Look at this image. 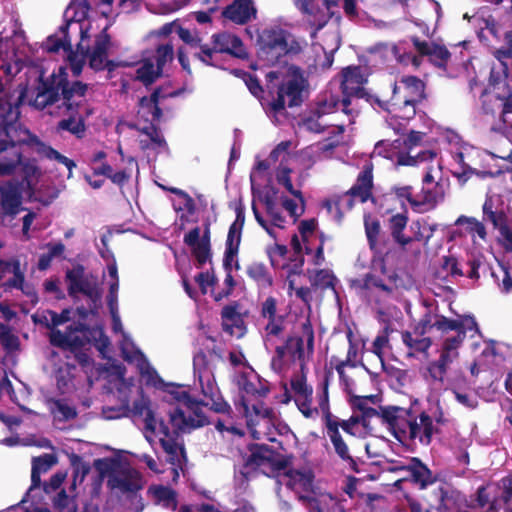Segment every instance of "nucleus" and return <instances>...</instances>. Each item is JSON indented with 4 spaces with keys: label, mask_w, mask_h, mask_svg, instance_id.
<instances>
[{
    "label": "nucleus",
    "mask_w": 512,
    "mask_h": 512,
    "mask_svg": "<svg viewBox=\"0 0 512 512\" xmlns=\"http://www.w3.org/2000/svg\"><path fill=\"white\" fill-rule=\"evenodd\" d=\"M503 40L504 44L496 49L494 56L502 63L504 69L507 65L505 60L512 59V30L505 32Z\"/></svg>",
    "instance_id": "55"
},
{
    "label": "nucleus",
    "mask_w": 512,
    "mask_h": 512,
    "mask_svg": "<svg viewBox=\"0 0 512 512\" xmlns=\"http://www.w3.org/2000/svg\"><path fill=\"white\" fill-rule=\"evenodd\" d=\"M60 49L71 51L72 45L70 39L58 38L55 35L49 36L46 42V50L50 53H57Z\"/></svg>",
    "instance_id": "62"
},
{
    "label": "nucleus",
    "mask_w": 512,
    "mask_h": 512,
    "mask_svg": "<svg viewBox=\"0 0 512 512\" xmlns=\"http://www.w3.org/2000/svg\"><path fill=\"white\" fill-rule=\"evenodd\" d=\"M107 486L117 489L126 496L132 492H139L143 488L141 474L133 468H123L117 474H112L107 480Z\"/></svg>",
    "instance_id": "18"
},
{
    "label": "nucleus",
    "mask_w": 512,
    "mask_h": 512,
    "mask_svg": "<svg viewBox=\"0 0 512 512\" xmlns=\"http://www.w3.org/2000/svg\"><path fill=\"white\" fill-rule=\"evenodd\" d=\"M308 279L313 290H335V275L327 269L308 270Z\"/></svg>",
    "instance_id": "35"
},
{
    "label": "nucleus",
    "mask_w": 512,
    "mask_h": 512,
    "mask_svg": "<svg viewBox=\"0 0 512 512\" xmlns=\"http://www.w3.org/2000/svg\"><path fill=\"white\" fill-rule=\"evenodd\" d=\"M401 339L409 350V356H414L415 353H425L432 345L430 337L418 336L417 334H414V330L403 331L401 333Z\"/></svg>",
    "instance_id": "34"
},
{
    "label": "nucleus",
    "mask_w": 512,
    "mask_h": 512,
    "mask_svg": "<svg viewBox=\"0 0 512 512\" xmlns=\"http://www.w3.org/2000/svg\"><path fill=\"white\" fill-rule=\"evenodd\" d=\"M199 383L202 394L211 401L210 410L222 414H230L232 412L231 406L224 400L219 392L214 374L205 376Z\"/></svg>",
    "instance_id": "22"
},
{
    "label": "nucleus",
    "mask_w": 512,
    "mask_h": 512,
    "mask_svg": "<svg viewBox=\"0 0 512 512\" xmlns=\"http://www.w3.org/2000/svg\"><path fill=\"white\" fill-rule=\"evenodd\" d=\"M434 326L437 330L441 332L448 331H462L463 324L459 319H449L445 316L439 315L437 316V320L434 322Z\"/></svg>",
    "instance_id": "58"
},
{
    "label": "nucleus",
    "mask_w": 512,
    "mask_h": 512,
    "mask_svg": "<svg viewBox=\"0 0 512 512\" xmlns=\"http://www.w3.org/2000/svg\"><path fill=\"white\" fill-rule=\"evenodd\" d=\"M440 185L436 183L433 188L423 186L421 192L417 194V202L419 203V211L424 212L436 207L438 202V188Z\"/></svg>",
    "instance_id": "42"
},
{
    "label": "nucleus",
    "mask_w": 512,
    "mask_h": 512,
    "mask_svg": "<svg viewBox=\"0 0 512 512\" xmlns=\"http://www.w3.org/2000/svg\"><path fill=\"white\" fill-rule=\"evenodd\" d=\"M53 504L54 508L58 509L60 512H64V510H67V512H76L75 506L72 505V500L64 489L54 498Z\"/></svg>",
    "instance_id": "64"
},
{
    "label": "nucleus",
    "mask_w": 512,
    "mask_h": 512,
    "mask_svg": "<svg viewBox=\"0 0 512 512\" xmlns=\"http://www.w3.org/2000/svg\"><path fill=\"white\" fill-rule=\"evenodd\" d=\"M217 364L206 354L205 351H198L193 357L194 376L202 381L207 375L214 374Z\"/></svg>",
    "instance_id": "39"
},
{
    "label": "nucleus",
    "mask_w": 512,
    "mask_h": 512,
    "mask_svg": "<svg viewBox=\"0 0 512 512\" xmlns=\"http://www.w3.org/2000/svg\"><path fill=\"white\" fill-rule=\"evenodd\" d=\"M283 345L288 349L289 355L298 360H302L304 358V348H303V337L300 336H288Z\"/></svg>",
    "instance_id": "54"
},
{
    "label": "nucleus",
    "mask_w": 512,
    "mask_h": 512,
    "mask_svg": "<svg viewBox=\"0 0 512 512\" xmlns=\"http://www.w3.org/2000/svg\"><path fill=\"white\" fill-rule=\"evenodd\" d=\"M233 73L244 81L268 115L276 117L286 106L299 107L304 101L303 93L307 81L301 68L297 66H292L289 74L278 85L267 84V90H264L256 75L239 69H235Z\"/></svg>",
    "instance_id": "1"
},
{
    "label": "nucleus",
    "mask_w": 512,
    "mask_h": 512,
    "mask_svg": "<svg viewBox=\"0 0 512 512\" xmlns=\"http://www.w3.org/2000/svg\"><path fill=\"white\" fill-rule=\"evenodd\" d=\"M373 167L372 165H365L362 171L358 174L356 183L338 200L334 201L333 205L340 211L341 203L346 202L345 206L351 210L354 206V199H358L361 203L373 198Z\"/></svg>",
    "instance_id": "10"
},
{
    "label": "nucleus",
    "mask_w": 512,
    "mask_h": 512,
    "mask_svg": "<svg viewBox=\"0 0 512 512\" xmlns=\"http://www.w3.org/2000/svg\"><path fill=\"white\" fill-rule=\"evenodd\" d=\"M65 280L68 295L73 299L77 298L78 294L89 293L98 284L97 278L93 275L88 276L85 267L79 263L66 271Z\"/></svg>",
    "instance_id": "15"
},
{
    "label": "nucleus",
    "mask_w": 512,
    "mask_h": 512,
    "mask_svg": "<svg viewBox=\"0 0 512 512\" xmlns=\"http://www.w3.org/2000/svg\"><path fill=\"white\" fill-rule=\"evenodd\" d=\"M148 493L152 495L155 504L171 511L177 510L178 495L174 489L164 485H152L148 488Z\"/></svg>",
    "instance_id": "31"
},
{
    "label": "nucleus",
    "mask_w": 512,
    "mask_h": 512,
    "mask_svg": "<svg viewBox=\"0 0 512 512\" xmlns=\"http://www.w3.org/2000/svg\"><path fill=\"white\" fill-rule=\"evenodd\" d=\"M211 43V46H201V51L194 53V57L207 66L219 67L217 59L219 54H228L241 60L249 57L243 41L235 34L229 32L213 34Z\"/></svg>",
    "instance_id": "8"
},
{
    "label": "nucleus",
    "mask_w": 512,
    "mask_h": 512,
    "mask_svg": "<svg viewBox=\"0 0 512 512\" xmlns=\"http://www.w3.org/2000/svg\"><path fill=\"white\" fill-rule=\"evenodd\" d=\"M329 381L328 377L322 383V393L318 395V405L319 409L323 413L325 426L329 423L339 421L336 417H334L330 411L329 405V392H328Z\"/></svg>",
    "instance_id": "48"
},
{
    "label": "nucleus",
    "mask_w": 512,
    "mask_h": 512,
    "mask_svg": "<svg viewBox=\"0 0 512 512\" xmlns=\"http://www.w3.org/2000/svg\"><path fill=\"white\" fill-rule=\"evenodd\" d=\"M365 79L361 74L359 67H346L342 70V81H341V92L342 99L338 100L331 97L329 105L332 108H337L341 105L342 111L347 115H353L354 110L350 108L351 98L355 97L358 99H366L372 103L375 101L380 107H382L381 101L375 98L364 89L363 84Z\"/></svg>",
    "instance_id": "9"
},
{
    "label": "nucleus",
    "mask_w": 512,
    "mask_h": 512,
    "mask_svg": "<svg viewBox=\"0 0 512 512\" xmlns=\"http://www.w3.org/2000/svg\"><path fill=\"white\" fill-rule=\"evenodd\" d=\"M327 435L330 438L335 453L338 455V457L349 464L350 468L355 471L359 472L358 466L354 458L350 455L348 445L342 438L340 431H339V421L329 423L325 426Z\"/></svg>",
    "instance_id": "23"
},
{
    "label": "nucleus",
    "mask_w": 512,
    "mask_h": 512,
    "mask_svg": "<svg viewBox=\"0 0 512 512\" xmlns=\"http://www.w3.org/2000/svg\"><path fill=\"white\" fill-rule=\"evenodd\" d=\"M159 432L164 435V438L160 439V445L167 454L166 461L171 465L183 462L185 460L184 447H180L173 438H169L170 430L163 420L159 422Z\"/></svg>",
    "instance_id": "26"
},
{
    "label": "nucleus",
    "mask_w": 512,
    "mask_h": 512,
    "mask_svg": "<svg viewBox=\"0 0 512 512\" xmlns=\"http://www.w3.org/2000/svg\"><path fill=\"white\" fill-rule=\"evenodd\" d=\"M57 462L58 458L55 454L45 453L32 459V469L40 473H45L52 466L56 465Z\"/></svg>",
    "instance_id": "56"
},
{
    "label": "nucleus",
    "mask_w": 512,
    "mask_h": 512,
    "mask_svg": "<svg viewBox=\"0 0 512 512\" xmlns=\"http://www.w3.org/2000/svg\"><path fill=\"white\" fill-rule=\"evenodd\" d=\"M482 211L483 219L490 221L494 228L509 219L503 210H494V202L491 197L486 198L482 207Z\"/></svg>",
    "instance_id": "47"
},
{
    "label": "nucleus",
    "mask_w": 512,
    "mask_h": 512,
    "mask_svg": "<svg viewBox=\"0 0 512 512\" xmlns=\"http://www.w3.org/2000/svg\"><path fill=\"white\" fill-rule=\"evenodd\" d=\"M190 413L191 415L186 416L180 407H175L169 411L170 423L176 432H184L186 429H195L209 424L202 406H199V409H192Z\"/></svg>",
    "instance_id": "19"
},
{
    "label": "nucleus",
    "mask_w": 512,
    "mask_h": 512,
    "mask_svg": "<svg viewBox=\"0 0 512 512\" xmlns=\"http://www.w3.org/2000/svg\"><path fill=\"white\" fill-rule=\"evenodd\" d=\"M382 421L387 424L396 440L409 447L417 444L429 446L433 435L439 431L428 413H417L412 408L388 406L382 409Z\"/></svg>",
    "instance_id": "3"
},
{
    "label": "nucleus",
    "mask_w": 512,
    "mask_h": 512,
    "mask_svg": "<svg viewBox=\"0 0 512 512\" xmlns=\"http://www.w3.org/2000/svg\"><path fill=\"white\" fill-rule=\"evenodd\" d=\"M37 143V152L41 156L49 159V160H55L58 163L63 164L68 169V178L72 177V170L76 167V163L74 160L64 156L59 151L54 149L53 147L39 141L38 139H35Z\"/></svg>",
    "instance_id": "38"
},
{
    "label": "nucleus",
    "mask_w": 512,
    "mask_h": 512,
    "mask_svg": "<svg viewBox=\"0 0 512 512\" xmlns=\"http://www.w3.org/2000/svg\"><path fill=\"white\" fill-rule=\"evenodd\" d=\"M411 42L420 56L428 57L434 66L446 70L447 63L451 57V53L446 46L421 40L418 36H412Z\"/></svg>",
    "instance_id": "17"
},
{
    "label": "nucleus",
    "mask_w": 512,
    "mask_h": 512,
    "mask_svg": "<svg viewBox=\"0 0 512 512\" xmlns=\"http://www.w3.org/2000/svg\"><path fill=\"white\" fill-rule=\"evenodd\" d=\"M260 318L265 321L263 330L266 340L282 336L286 328L287 315L278 313L276 298L269 296L261 303Z\"/></svg>",
    "instance_id": "11"
},
{
    "label": "nucleus",
    "mask_w": 512,
    "mask_h": 512,
    "mask_svg": "<svg viewBox=\"0 0 512 512\" xmlns=\"http://www.w3.org/2000/svg\"><path fill=\"white\" fill-rule=\"evenodd\" d=\"M149 399L144 396L143 391H141V396L139 399L134 400L132 408H129L128 403L122 407L124 412L122 415L127 416L131 413L133 416H144L145 429L155 433L156 431V419L153 411L149 407Z\"/></svg>",
    "instance_id": "27"
},
{
    "label": "nucleus",
    "mask_w": 512,
    "mask_h": 512,
    "mask_svg": "<svg viewBox=\"0 0 512 512\" xmlns=\"http://www.w3.org/2000/svg\"><path fill=\"white\" fill-rule=\"evenodd\" d=\"M74 376L69 370L60 369L56 375L57 388L61 394H65L72 390Z\"/></svg>",
    "instance_id": "61"
},
{
    "label": "nucleus",
    "mask_w": 512,
    "mask_h": 512,
    "mask_svg": "<svg viewBox=\"0 0 512 512\" xmlns=\"http://www.w3.org/2000/svg\"><path fill=\"white\" fill-rule=\"evenodd\" d=\"M456 225L467 224V232L472 236L478 235L482 240H486L487 232L484 224L474 217L461 215L455 222Z\"/></svg>",
    "instance_id": "50"
},
{
    "label": "nucleus",
    "mask_w": 512,
    "mask_h": 512,
    "mask_svg": "<svg viewBox=\"0 0 512 512\" xmlns=\"http://www.w3.org/2000/svg\"><path fill=\"white\" fill-rule=\"evenodd\" d=\"M67 330L69 331V339L66 350L70 351L71 353L81 350L85 346L86 341L84 338L75 335V333L80 332L86 334L87 332H90L89 326L85 323L78 322L69 325Z\"/></svg>",
    "instance_id": "41"
},
{
    "label": "nucleus",
    "mask_w": 512,
    "mask_h": 512,
    "mask_svg": "<svg viewBox=\"0 0 512 512\" xmlns=\"http://www.w3.org/2000/svg\"><path fill=\"white\" fill-rule=\"evenodd\" d=\"M119 465V461L114 458H99L95 459L93 466L98 471L100 476L117 474L115 472L116 467Z\"/></svg>",
    "instance_id": "57"
},
{
    "label": "nucleus",
    "mask_w": 512,
    "mask_h": 512,
    "mask_svg": "<svg viewBox=\"0 0 512 512\" xmlns=\"http://www.w3.org/2000/svg\"><path fill=\"white\" fill-rule=\"evenodd\" d=\"M247 275L254 280L259 287L269 288L273 285V278L263 263L254 262L247 267Z\"/></svg>",
    "instance_id": "40"
},
{
    "label": "nucleus",
    "mask_w": 512,
    "mask_h": 512,
    "mask_svg": "<svg viewBox=\"0 0 512 512\" xmlns=\"http://www.w3.org/2000/svg\"><path fill=\"white\" fill-rule=\"evenodd\" d=\"M284 475L289 478L288 487H299L302 491L313 493L314 473L311 470L286 469Z\"/></svg>",
    "instance_id": "33"
},
{
    "label": "nucleus",
    "mask_w": 512,
    "mask_h": 512,
    "mask_svg": "<svg viewBox=\"0 0 512 512\" xmlns=\"http://www.w3.org/2000/svg\"><path fill=\"white\" fill-rule=\"evenodd\" d=\"M239 303L234 301L233 303L226 305L222 308L221 319L222 329L230 336L241 338L246 334V326L243 316L238 312Z\"/></svg>",
    "instance_id": "21"
},
{
    "label": "nucleus",
    "mask_w": 512,
    "mask_h": 512,
    "mask_svg": "<svg viewBox=\"0 0 512 512\" xmlns=\"http://www.w3.org/2000/svg\"><path fill=\"white\" fill-rule=\"evenodd\" d=\"M26 184L19 181H7L0 185L1 214L2 216H16L22 209V187Z\"/></svg>",
    "instance_id": "16"
},
{
    "label": "nucleus",
    "mask_w": 512,
    "mask_h": 512,
    "mask_svg": "<svg viewBox=\"0 0 512 512\" xmlns=\"http://www.w3.org/2000/svg\"><path fill=\"white\" fill-rule=\"evenodd\" d=\"M495 229L499 233L497 238L498 243L505 249V251L512 252V221L507 219Z\"/></svg>",
    "instance_id": "51"
},
{
    "label": "nucleus",
    "mask_w": 512,
    "mask_h": 512,
    "mask_svg": "<svg viewBox=\"0 0 512 512\" xmlns=\"http://www.w3.org/2000/svg\"><path fill=\"white\" fill-rule=\"evenodd\" d=\"M426 85L417 76H402L392 87L390 103L398 118L413 119L417 106L426 99Z\"/></svg>",
    "instance_id": "6"
},
{
    "label": "nucleus",
    "mask_w": 512,
    "mask_h": 512,
    "mask_svg": "<svg viewBox=\"0 0 512 512\" xmlns=\"http://www.w3.org/2000/svg\"><path fill=\"white\" fill-rule=\"evenodd\" d=\"M292 170L288 167L281 168L276 174V180L278 184L282 185L291 195L297 198L301 204H304L305 199L301 190L294 188L290 178Z\"/></svg>",
    "instance_id": "49"
},
{
    "label": "nucleus",
    "mask_w": 512,
    "mask_h": 512,
    "mask_svg": "<svg viewBox=\"0 0 512 512\" xmlns=\"http://www.w3.org/2000/svg\"><path fill=\"white\" fill-rule=\"evenodd\" d=\"M88 84L79 80H69L65 67H59L58 73H53L47 79L39 77L37 94L32 105L43 110L48 106L58 102V109L61 113H81V109L86 106V95Z\"/></svg>",
    "instance_id": "2"
},
{
    "label": "nucleus",
    "mask_w": 512,
    "mask_h": 512,
    "mask_svg": "<svg viewBox=\"0 0 512 512\" xmlns=\"http://www.w3.org/2000/svg\"><path fill=\"white\" fill-rule=\"evenodd\" d=\"M66 115L67 118L60 120L57 123L56 130L57 131H68L72 135L76 136L78 139H82L85 136L86 125L85 120L89 113L86 116H83L81 113H62Z\"/></svg>",
    "instance_id": "32"
},
{
    "label": "nucleus",
    "mask_w": 512,
    "mask_h": 512,
    "mask_svg": "<svg viewBox=\"0 0 512 512\" xmlns=\"http://www.w3.org/2000/svg\"><path fill=\"white\" fill-rule=\"evenodd\" d=\"M392 192L395 194L398 200H406L412 209L416 212L419 211V203L417 202V194H413V187L410 185L405 186H394Z\"/></svg>",
    "instance_id": "52"
},
{
    "label": "nucleus",
    "mask_w": 512,
    "mask_h": 512,
    "mask_svg": "<svg viewBox=\"0 0 512 512\" xmlns=\"http://www.w3.org/2000/svg\"><path fill=\"white\" fill-rule=\"evenodd\" d=\"M365 234L370 250L378 252V238L381 232V225L378 219H372L370 215L364 218Z\"/></svg>",
    "instance_id": "45"
},
{
    "label": "nucleus",
    "mask_w": 512,
    "mask_h": 512,
    "mask_svg": "<svg viewBox=\"0 0 512 512\" xmlns=\"http://www.w3.org/2000/svg\"><path fill=\"white\" fill-rule=\"evenodd\" d=\"M363 288L364 289L377 288L387 294H391L393 292V288L388 286L381 277H379L375 274H372V273H367L364 276Z\"/></svg>",
    "instance_id": "59"
},
{
    "label": "nucleus",
    "mask_w": 512,
    "mask_h": 512,
    "mask_svg": "<svg viewBox=\"0 0 512 512\" xmlns=\"http://www.w3.org/2000/svg\"><path fill=\"white\" fill-rule=\"evenodd\" d=\"M256 14L252 0H234L222 12V15L232 22L240 25L248 23Z\"/></svg>",
    "instance_id": "24"
},
{
    "label": "nucleus",
    "mask_w": 512,
    "mask_h": 512,
    "mask_svg": "<svg viewBox=\"0 0 512 512\" xmlns=\"http://www.w3.org/2000/svg\"><path fill=\"white\" fill-rule=\"evenodd\" d=\"M276 195L277 190L272 188L271 192L265 193L261 200L265 206L266 214L271 219V225L283 229L285 227V217L277 207Z\"/></svg>",
    "instance_id": "37"
},
{
    "label": "nucleus",
    "mask_w": 512,
    "mask_h": 512,
    "mask_svg": "<svg viewBox=\"0 0 512 512\" xmlns=\"http://www.w3.org/2000/svg\"><path fill=\"white\" fill-rule=\"evenodd\" d=\"M408 151L407 153L398 152L396 156V164L400 166H415L420 162L433 160L436 153L432 150H423L412 156Z\"/></svg>",
    "instance_id": "43"
},
{
    "label": "nucleus",
    "mask_w": 512,
    "mask_h": 512,
    "mask_svg": "<svg viewBox=\"0 0 512 512\" xmlns=\"http://www.w3.org/2000/svg\"><path fill=\"white\" fill-rule=\"evenodd\" d=\"M200 227L196 226L184 236V243L191 248L192 255L195 257L197 267L202 266L211 259L210 227L206 225L205 230L200 237Z\"/></svg>",
    "instance_id": "13"
},
{
    "label": "nucleus",
    "mask_w": 512,
    "mask_h": 512,
    "mask_svg": "<svg viewBox=\"0 0 512 512\" xmlns=\"http://www.w3.org/2000/svg\"><path fill=\"white\" fill-rule=\"evenodd\" d=\"M161 75L162 72L157 67L155 68L151 60H145L136 70V79L146 87L152 85Z\"/></svg>",
    "instance_id": "44"
},
{
    "label": "nucleus",
    "mask_w": 512,
    "mask_h": 512,
    "mask_svg": "<svg viewBox=\"0 0 512 512\" xmlns=\"http://www.w3.org/2000/svg\"><path fill=\"white\" fill-rule=\"evenodd\" d=\"M447 367L439 360L432 361L427 366V372L434 382L443 383L447 373Z\"/></svg>",
    "instance_id": "63"
},
{
    "label": "nucleus",
    "mask_w": 512,
    "mask_h": 512,
    "mask_svg": "<svg viewBox=\"0 0 512 512\" xmlns=\"http://www.w3.org/2000/svg\"><path fill=\"white\" fill-rule=\"evenodd\" d=\"M291 389L294 392V401L298 410L305 418H311L318 414V408H312L313 388L307 384L305 374H296L290 380Z\"/></svg>",
    "instance_id": "14"
},
{
    "label": "nucleus",
    "mask_w": 512,
    "mask_h": 512,
    "mask_svg": "<svg viewBox=\"0 0 512 512\" xmlns=\"http://www.w3.org/2000/svg\"><path fill=\"white\" fill-rule=\"evenodd\" d=\"M167 95L162 93V88L157 87L150 96H143L139 99V107L144 114L150 115V122H160L163 111L160 107V100L165 99Z\"/></svg>",
    "instance_id": "29"
},
{
    "label": "nucleus",
    "mask_w": 512,
    "mask_h": 512,
    "mask_svg": "<svg viewBox=\"0 0 512 512\" xmlns=\"http://www.w3.org/2000/svg\"><path fill=\"white\" fill-rule=\"evenodd\" d=\"M240 404L243 408L244 415L247 418L254 415L256 417L267 419L270 422L274 421L276 418L273 408L265 406L264 402L260 398L256 403L250 404L249 400L242 396Z\"/></svg>",
    "instance_id": "36"
},
{
    "label": "nucleus",
    "mask_w": 512,
    "mask_h": 512,
    "mask_svg": "<svg viewBox=\"0 0 512 512\" xmlns=\"http://www.w3.org/2000/svg\"><path fill=\"white\" fill-rule=\"evenodd\" d=\"M110 45L111 37L108 34L106 27L95 37L94 47L89 55V66L95 71L105 69L104 62Z\"/></svg>",
    "instance_id": "25"
},
{
    "label": "nucleus",
    "mask_w": 512,
    "mask_h": 512,
    "mask_svg": "<svg viewBox=\"0 0 512 512\" xmlns=\"http://www.w3.org/2000/svg\"><path fill=\"white\" fill-rule=\"evenodd\" d=\"M408 221L406 208L403 212L392 215L388 220V228L392 239L403 249L413 241L412 237L404 234Z\"/></svg>",
    "instance_id": "28"
},
{
    "label": "nucleus",
    "mask_w": 512,
    "mask_h": 512,
    "mask_svg": "<svg viewBox=\"0 0 512 512\" xmlns=\"http://www.w3.org/2000/svg\"><path fill=\"white\" fill-rule=\"evenodd\" d=\"M509 74L508 65H505L502 73L492 69L489 75V88H485L481 93L483 114L491 116L494 122L500 125H503L506 116L505 105L512 87L507 81Z\"/></svg>",
    "instance_id": "7"
},
{
    "label": "nucleus",
    "mask_w": 512,
    "mask_h": 512,
    "mask_svg": "<svg viewBox=\"0 0 512 512\" xmlns=\"http://www.w3.org/2000/svg\"><path fill=\"white\" fill-rule=\"evenodd\" d=\"M458 497L457 492L447 483L434 485L431 491L423 496L430 509L437 512H456L458 510Z\"/></svg>",
    "instance_id": "12"
},
{
    "label": "nucleus",
    "mask_w": 512,
    "mask_h": 512,
    "mask_svg": "<svg viewBox=\"0 0 512 512\" xmlns=\"http://www.w3.org/2000/svg\"><path fill=\"white\" fill-rule=\"evenodd\" d=\"M396 470L406 471L408 475L405 479L418 486L419 489H426L436 483V477L432 471L416 457L411 458L407 465L397 467Z\"/></svg>",
    "instance_id": "20"
},
{
    "label": "nucleus",
    "mask_w": 512,
    "mask_h": 512,
    "mask_svg": "<svg viewBox=\"0 0 512 512\" xmlns=\"http://www.w3.org/2000/svg\"><path fill=\"white\" fill-rule=\"evenodd\" d=\"M174 398L181 404H183L188 411L190 412L192 409H199V406H208L209 403H205L202 400H197L192 397L188 391L182 390L177 391L174 394Z\"/></svg>",
    "instance_id": "60"
},
{
    "label": "nucleus",
    "mask_w": 512,
    "mask_h": 512,
    "mask_svg": "<svg viewBox=\"0 0 512 512\" xmlns=\"http://www.w3.org/2000/svg\"><path fill=\"white\" fill-rule=\"evenodd\" d=\"M494 499H498V507L506 506L512 499V477H504L493 486Z\"/></svg>",
    "instance_id": "46"
},
{
    "label": "nucleus",
    "mask_w": 512,
    "mask_h": 512,
    "mask_svg": "<svg viewBox=\"0 0 512 512\" xmlns=\"http://www.w3.org/2000/svg\"><path fill=\"white\" fill-rule=\"evenodd\" d=\"M289 33L281 28L264 29L257 39V57L264 65L274 66L285 63L284 58L297 55L302 47L296 40L288 41Z\"/></svg>",
    "instance_id": "5"
},
{
    "label": "nucleus",
    "mask_w": 512,
    "mask_h": 512,
    "mask_svg": "<svg viewBox=\"0 0 512 512\" xmlns=\"http://www.w3.org/2000/svg\"><path fill=\"white\" fill-rule=\"evenodd\" d=\"M248 455L243 456L241 475L248 478L253 472L260 471L267 477H275L292 464L293 456L285 455L268 444L250 443Z\"/></svg>",
    "instance_id": "4"
},
{
    "label": "nucleus",
    "mask_w": 512,
    "mask_h": 512,
    "mask_svg": "<svg viewBox=\"0 0 512 512\" xmlns=\"http://www.w3.org/2000/svg\"><path fill=\"white\" fill-rule=\"evenodd\" d=\"M174 49L171 43L158 45L156 48V67L163 73V69L167 62L172 61Z\"/></svg>",
    "instance_id": "53"
},
{
    "label": "nucleus",
    "mask_w": 512,
    "mask_h": 512,
    "mask_svg": "<svg viewBox=\"0 0 512 512\" xmlns=\"http://www.w3.org/2000/svg\"><path fill=\"white\" fill-rule=\"evenodd\" d=\"M6 271H11L13 273V277L2 284L4 290L8 291L11 289L22 288L23 283L25 282V273L21 269L20 260L16 258L11 260H0V279L2 278V273H5Z\"/></svg>",
    "instance_id": "30"
}]
</instances>
